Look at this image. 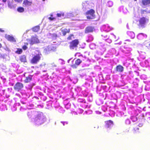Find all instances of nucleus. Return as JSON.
Listing matches in <instances>:
<instances>
[{
    "instance_id": "0eeeda50",
    "label": "nucleus",
    "mask_w": 150,
    "mask_h": 150,
    "mask_svg": "<svg viewBox=\"0 0 150 150\" xmlns=\"http://www.w3.org/2000/svg\"><path fill=\"white\" fill-rule=\"evenodd\" d=\"M101 29L103 31L108 32L112 29V27H110L108 24L103 25L101 27Z\"/></svg>"
},
{
    "instance_id": "b1692460",
    "label": "nucleus",
    "mask_w": 150,
    "mask_h": 150,
    "mask_svg": "<svg viewBox=\"0 0 150 150\" xmlns=\"http://www.w3.org/2000/svg\"><path fill=\"white\" fill-rule=\"evenodd\" d=\"M83 6V9L84 10H86V9L89 8V5L87 4L86 2L83 3L82 4Z\"/></svg>"
},
{
    "instance_id": "6e6d98bb",
    "label": "nucleus",
    "mask_w": 150,
    "mask_h": 150,
    "mask_svg": "<svg viewBox=\"0 0 150 150\" xmlns=\"http://www.w3.org/2000/svg\"><path fill=\"white\" fill-rule=\"evenodd\" d=\"M123 7L122 6H121V7H120V9H123Z\"/></svg>"
},
{
    "instance_id": "2eb2a0df",
    "label": "nucleus",
    "mask_w": 150,
    "mask_h": 150,
    "mask_svg": "<svg viewBox=\"0 0 150 150\" xmlns=\"http://www.w3.org/2000/svg\"><path fill=\"white\" fill-rule=\"evenodd\" d=\"M98 46L102 52H104L106 50L105 45L102 42H100Z\"/></svg>"
},
{
    "instance_id": "393cba45",
    "label": "nucleus",
    "mask_w": 150,
    "mask_h": 150,
    "mask_svg": "<svg viewBox=\"0 0 150 150\" xmlns=\"http://www.w3.org/2000/svg\"><path fill=\"white\" fill-rule=\"evenodd\" d=\"M127 35L131 37L132 38H133L135 37V34L133 32L128 31L127 32Z\"/></svg>"
},
{
    "instance_id": "72a5a7b5",
    "label": "nucleus",
    "mask_w": 150,
    "mask_h": 150,
    "mask_svg": "<svg viewBox=\"0 0 150 150\" xmlns=\"http://www.w3.org/2000/svg\"><path fill=\"white\" fill-rule=\"evenodd\" d=\"M50 50L49 49V46H48V47L45 48L44 52L45 53H47Z\"/></svg>"
},
{
    "instance_id": "09e8293b",
    "label": "nucleus",
    "mask_w": 150,
    "mask_h": 150,
    "mask_svg": "<svg viewBox=\"0 0 150 150\" xmlns=\"http://www.w3.org/2000/svg\"><path fill=\"white\" fill-rule=\"evenodd\" d=\"M96 112L97 114H101V112L99 111H96Z\"/></svg>"
},
{
    "instance_id": "f257e3e1",
    "label": "nucleus",
    "mask_w": 150,
    "mask_h": 150,
    "mask_svg": "<svg viewBox=\"0 0 150 150\" xmlns=\"http://www.w3.org/2000/svg\"><path fill=\"white\" fill-rule=\"evenodd\" d=\"M46 120V116L42 112L39 111L32 121L35 125L39 126L43 124Z\"/></svg>"
},
{
    "instance_id": "6ab92c4d",
    "label": "nucleus",
    "mask_w": 150,
    "mask_h": 150,
    "mask_svg": "<svg viewBox=\"0 0 150 150\" xmlns=\"http://www.w3.org/2000/svg\"><path fill=\"white\" fill-rule=\"evenodd\" d=\"M64 13L60 12L57 14V17L58 18V19L61 20L62 18H64Z\"/></svg>"
},
{
    "instance_id": "aec40b11",
    "label": "nucleus",
    "mask_w": 150,
    "mask_h": 150,
    "mask_svg": "<svg viewBox=\"0 0 150 150\" xmlns=\"http://www.w3.org/2000/svg\"><path fill=\"white\" fill-rule=\"evenodd\" d=\"M32 4V2L29 1L28 0H24L23 2V4L26 6H30Z\"/></svg>"
},
{
    "instance_id": "7c9ffc66",
    "label": "nucleus",
    "mask_w": 150,
    "mask_h": 150,
    "mask_svg": "<svg viewBox=\"0 0 150 150\" xmlns=\"http://www.w3.org/2000/svg\"><path fill=\"white\" fill-rule=\"evenodd\" d=\"M17 11L19 12H23L24 11V9L22 7H19L17 8Z\"/></svg>"
},
{
    "instance_id": "de8ad7c7",
    "label": "nucleus",
    "mask_w": 150,
    "mask_h": 150,
    "mask_svg": "<svg viewBox=\"0 0 150 150\" xmlns=\"http://www.w3.org/2000/svg\"><path fill=\"white\" fill-rule=\"evenodd\" d=\"M75 89L76 91L78 90V91H79L81 90V88L80 87H78V88H76Z\"/></svg>"
},
{
    "instance_id": "5701e85b",
    "label": "nucleus",
    "mask_w": 150,
    "mask_h": 150,
    "mask_svg": "<svg viewBox=\"0 0 150 150\" xmlns=\"http://www.w3.org/2000/svg\"><path fill=\"white\" fill-rule=\"evenodd\" d=\"M64 18H69L71 17L74 16V15L71 13H64Z\"/></svg>"
},
{
    "instance_id": "37998d69",
    "label": "nucleus",
    "mask_w": 150,
    "mask_h": 150,
    "mask_svg": "<svg viewBox=\"0 0 150 150\" xmlns=\"http://www.w3.org/2000/svg\"><path fill=\"white\" fill-rule=\"evenodd\" d=\"M22 48L24 50H25L27 49V47L26 45H24L23 46Z\"/></svg>"
},
{
    "instance_id": "0e129e2a",
    "label": "nucleus",
    "mask_w": 150,
    "mask_h": 150,
    "mask_svg": "<svg viewBox=\"0 0 150 150\" xmlns=\"http://www.w3.org/2000/svg\"><path fill=\"white\" fill-rule=\"evenodd\" d=\"M142 58H143V59H144L145 58V57H142Z\"/></svg>"
},
{
    "instance_id": "58836bf2",
    "label": "nucleus",
    "mask_w": 150,
    "mask_h": 150,
    "mask_svg": "<svg viewBox=\"0 0 150 150\" xmlns=\"http://www.w3.org/2000/svg\"><path fill=\"white\" fill-rule=\"evenodd\" d=\"M131 122L130 120L129 119H127L125 121V123L127 125H129L130 124Z\"/></svg>"
},
{
    "instance_id": "6e6552de",
    "label": "nucleus",
    "mask_w": 150,
    "mask_h": 150,
    "mask_svg": "<svg viewBox=\"0 0 150 150\" xmlns=\"http://www.w3.org/2000/svg\"><path fill=\"white\" fill-rule=\"evenodd\" d=\"M23 84L21 83H17L14 86V89L18 91H20L23 88Z\"/></svg>"
},
{
    "instance_id": "4c0bfd02",
    "label": "nucleus",
    "mask_w": 150,
    "mask_h": 150,
    "mask_svg": "<svg viewBox=\"0 0 150 150\" xmlns=\"http://www.w3.org/2000/svg\"><path fill=\"white\" fill-rule=\"evenodd\" d=\"M59 62L62 65L64 64V61L62 59H59Z\"/></svg>"
},
{
    "instance_id": "338daca9",
    "label": "nucleus",
    "mask_w": 150,
    "mask_h": 150,
    "mask_svg": "<svg viewBox=\"0 0 150 150\" xmlns=\"http://www.w3.org/2000/svg\"><path fill=\"white\" fill-rule=\"evenodd\" d=\"M149 13H150V10H149Z\"/></svg>"
},
{
    "instance_id": "2f4dec72",
    "label": "nucleus",
    "mask_w": 150,
    "mask_h": 150,
    "mask_svg": "<svg viewBox=\"0 0 150 150\" xmlns=\"http://www.w3.org/2000/svg\"><path fill=\"white\" fill-rule=\"evenodd\" d=\"M93 40V38L92 36L90 35L88 36V39L86 41L88 42H90Z\"/></svg>"
},
{
    "instance_id": "c03bdc74",
    "label": "nucleus",
    "mask_w": 150,
    "mask_h": 150,
    "mask_svg": "<svg viewBox=\"0 0 150 150\" xmlns=\"http://www.w3.org/2000/svg\"><path fill=\"white\" fill-rule=\"evenodd\" d=\"M139 130V128L137 127H136L134 129V130L136 131V132H138V130Z\"/></svg>"
},
{
    "instance_id": "cd10ccee",
    "label": "nucleus",
    "mask_w": 150,
    "mask_h": 150,
    "mask_svg": "<svg viewBox=\"0 0 150 150\" xmlns=\"http://www.w3.org/2000/svg\"><path fill=\"white\" fill-rule=\"evenodd\" d=\"M142 3L144 5H146L150 3V0H143Z\"/></svg>"
},
{
    "instance_id": "ddd939ff",
    "label": "nucleus",
    "mask_w": 150,
    "mask_h": 150,
    "mask_svg": "<svg viewBox=\"0 0 150 150\" xmlns=\"http://www.w3.org/2000/svg\"><path fill=\"white\" fill-rule=\"evenodd\" d=\"M147 35L143 33H140L138 35L137 38L139 40H142L146 38L147 37Z\"/></svg>"
},
{
    "instance_id": "e2e57ef3",
    "label": "nucleus",
    "mask_w": 150,
    "mask_h": 150,
    "mask_svg": "<svg viewBox=\"0 0 150 150\" xmlns=\"http://www.w3.org/2000/svg\"><path fill=\"white\" fill-rule=\"evenodd\" d=\"M138 52L140 56H141V54H140V53L139 52V51H138Z\"/></svg>"
},
{
    "instance_id": "423d86ee",
    "label": "nucleus",
    "mask_w": 150,
    "mask_h": 150,
    "mask_svg": "<svg viewBox=\"0 0 150 150\" xmlns=\"http://www.w3.org/2000/svg\"><path fill=\"white\" fill-rule=\"evenodd\" d=\"M105 127L108 130L110 129L114 125L113 122L111 120H109L105 121Z\"/></svg>"
},
{
    "instance_id": "4468645a",
    "label": "nucleus",
    "mask_w": 150,
    "mask_h": 150,
    "mask_svg": "<svg viewBox=\"0 0 150 150\" xmlns=\"http://www.w3.org/2000/svg\"><path fill=\"white\" fill-rule=\"evenodd\" d=\"M124 68L121 65H118L116 67V70L117 72L121 73L123 71Z\"/></svg>"
},
{
    "instance_id": "680f3d73",
    "label": "nucleus",
    "mask_w": 150,
    "mask_h": 150,
    "mask_svg": "<svg viewBox=\"0 0 150 150\" xmlns=\"http://www.w3.org/2000/svg\"><path fill=\"white\" fill-rule=\"evenodd\" d=\"M25 44H26L27 45H28V43H25Z\"/></svg>"
},
{
    "instance_id": "5fc2aeb1",
    "label": "nucleus",
    "mask_w": 150,
    "mask_h": 150,
    "mask_svg": "<svg viewBox=\"0 0 150 150\" xmlns=\"http://www.w3.org/2000/svg\"><path fill=\"white\" fill-rule=\"evenodd\" d=\"M71 59H71H71H69V60H68V61H67V62H68V63H69V61H70V60H71Z\"/></svg>"
},
{
    "instance_id": "4be33fe9",
    "label": "nucleus",
    "mask_w": 150,
    "mask_h": 150,
    "mask_svg": "<svg viewBox=\"0 0 150 150\" xmlns=\"http://www.w3.org/2000/svg\"><path fill=\"white\" fill-rule=\"evenodd\" d=\"M47 36L49 38H52L53 39H55L57 37V35L55 33L51 34L49 33L47 34Z\"/></svg>"
},
{
    "instance_id": "bb28decb",
    "label": "nucleus",
    "mask_w": 150,
    "mask_h": 150,
    "mask_svg": "<svg viewBox=\"0 0 150 150\" xmlns=\"http://www.w3.org/2000/svg\"><path fill=\"white\" fill-rule=\"evenodd\" d=\"M20 60L22 62H26V57L25 55H23L20 57Z\"/></svg>"
},
{
    "instance_id": "4d7b16f0",
    "label": "nucleus",
    "mask_w": 150,
    "mask_h": 150,
    "mask_svg": "<svg viewBox=\"0 0 150 150\" xmlns=\"http://www.w3.org/2000/svg\"><path fill=\"white\" fill-rule=\"evenodd\" d=\"M111 35H112V36L114 37L115 38V36L113 34H111Z\"/></svg>"
},
{
    "instance_id": "39448f33",
    "label": "nucleus",
    "mask_w": 150,
    "mask_h": 150,
    "mask_svg": "<svg viewBox=\"0 0 150 150\" xmlns=\"http://www.w3.org/2000/svg\"><path fill=\"white\" fill-rule=\"evenodd\" d=\"M28 42L31 45L38 43L39 42V40L36 36H33L30 39L27 40Z\"/></svg>"
},
{
    "instance_id": "79ce46f5",
    "label": "nucleus",
    "mask_w": 150,
    "mask_h": 150,
    "mask_svg": "<svg viewBox=\"0 0 150 150\" xmlns=\"http://www.w3.org/2000/svg\"><path fill=\"white\" fill-rule=\"evenodd\" d=\"M61 123L64 126L65 125H67L68 124V122L61 121Z\"/></svg>"
},
{
    "instance_id": "a211bd4d",
    "label": "nucleus",
    "mask_w": 150,
    "mask_h": 150,
    "mask_svg": "<svg viewBox=\"0 0 150 150\" xmlns=\"http://www.w3.org/2000/svg\"><path fill=\"white\" fill-rule=\"evenodd\" d=\"M101 36L103 37V39L108 42L109 43L111 42L112 40L109 38L110 36H108L107 35H102Z\"/></svg>"
},
{
    "instance_id": "f704fd0d",
    "label": "nucleus",
    "mask_w": 150,
    "mask_h": 150,
    "mask_svg": "<svg viewBox=\"0 0 150 150\" xmlns=\"http://www.w3.org/2000/svg\"><path fill=\"white\" fill-rule=\"evenodd\" d=\"M113 4V2L111 1H109L108 2L107 5L109 7H111Z\"/></svg>"
},
{
    "instance_id": "49530a36",
    "label": "nucleus",
    "mask_w": 150,
    "mask_h": 150,
    "mask_svg": "<svg viewBox=\"0 0 150 150\" xmlns=\"http://www.w3.org/2000/svg\"><path fill=\"white\" fill-rule=\"evenodd\" d=\"M16 2H22L23 0H14Z\"/></svg>"
},
{
    "instance_id": "20e7f679",
    "label": "nucleus",
    "mask_w": 150,
    "mask_h": 150,
    "mask_svg": "<svg viewBox=\"0 0 150 150\" xmlns=\"http://www.w3.org/2000/svg\"><path fill=\"white\" fill-rule=\"evenodd\" d=\"M79 43L78 40H75L70 42L69 47L71 50H76Z\"/></svg>"
},
{
    "instance_id": "dca6fc26",
    "label": "nucleus",
    "mask_w": 150,
    "mask_h": 150,
    "mask_svg": "<svg viewBox=\"0 0 150 150\" xmlns=\"http://www.w3.org/2000/svg\"><path fill=\"white\" fill-rule=\"evenodd\" d=\"M7 3L8 6L9 8L14 9L16 8V5L13 4V1H8Z\"/></svg>"
},
{
    "instance_id": "1a4fd4ad",
    "label": "nucleus",
    "mask_w": 150,
    "mask_h": 150,
    "mask_svg": "<svg viewBox=\"0 0 150 150\" xmlns=\"http://www.w3.org/2000/svg\"><path fill=\"white\" fill-rule=\"evenodd\" d=\"M94 13V11L93 9H91L88 11L86 12V14L87 15L86 16L87 18L89 19H92L93 18V15Z\"/></svg>"
},
{
    "instance_id": "473e14b6",
    "label": "nucleus",
    "mask_w": 150,
    "mask_h": 150,
    "mask_svg": "<svg viewBox=\"0 0 150 150\" xmlns=\"http://www.w3.org/2000/svg\"><path fill=\"white\" fill-rule=\"evenodd\" d=\"M22 52V50L21 49H18L16 51V53L18 54H21Z\"/></svg>"
},
{
    "instance_id": "c756f323",
    "label": "nucleus",
    "mask_w": 150,
    "mask_h": 150,
    "mask_svg": "<svg viewBox=\"0 0 150 150\" xmlns=\"http://www.w3.org/2000/svg\"><path fill=\"white\" fill-rule=\"evenodd\" d=\"M40 29V26H37L33 27V30L35 32H38Z\"/></svg>"
},
{
    "instance_id": "f3484780",
    "label": "nucleus",
    "mask_w": 150,
    "mask_h": 150,
    "mask_svg": "<svg viewBox=\"0 0 150 150\" xmlns=\"http://www.w3.org/2000/svg\"><path fill=\"white\" fill-rule=\"evenodd\" d=\"M94 30L93 27L92 26H88L86 27L85 30V33H88L92 32Z\"/></svg>"
},
{
    "instance_id": "f8f14e48",
    "label": "nucleus",
    "mask_w": 150,
    "mask_h": 150,
    "mask_svg": "<svg viewBox=\"0 0 150 150\" xmlns=\"http://www.w3.org/2000/svg\"><path fill=\"white\" fill-rule=\"evenodd\" d=\"M147 20L146 18L145 17H142L139 20L140 25L142 27H144L146 23Z\"/></svg>"
},
{
    "instance_id": "864d4df0",
    "label": "nucleus",
    "mask_w": 150,
    "mask_h": 150,
    "mask_svg": "<svg viewBox=\"0 0 150 150\" xmlns=\"http://www.w3.org/2000/svg\"><path fill=\"white\" fill-rule=\"evenodd\" d=\"M146 46L147 47H150V43H149L148 45H146Z\"/></svg>"
},
{
    "instance_id": "a18cd8bd",
    "label": "nucleus",
    "mask_w": 150,
    "mask_h": 150,
    "mask_svg": "<svg viewBox=\"0 0 150 150\" xmlns=\"http://www.w3.org/2000/svg\"><path fill=\"white\" fill-rule=\"evenodd\" d=\"M143 124L142 123H140L139 124V127H141L143 126Z\"/></svg>"
},
{
    "instance_id": "9d476101",
    "label": "nucleus",
    "mask_w": 150,
    "mask_h": 150,
    "mask_svg": "<svg viewBox=\"0 0 150 150\" xmlns=\"http://www.w3.org/2000/svg\"><path fill=\"white\" fill-rule=\"evenodd\" d=\"M81 62L82 61L81 59H77L75 61V64L71 65V67L73 68L76 69Z\"/></svg>"
},
{
    "instance_id": "ea45409f",
    "label": "nucleus",
    "mask_w": 150,
    "mask_h": 150,
    "mask_svg": "<svg viewBox=\"0 0 150 150\" xmlns=\"http://www.w3.org/2000/svg\"><path fill=\"white\" fill-rule=\"evenodd\" d=\"M131 119L133 122H135L137 120V118L135 117H132Z\"/></svg>"
},
{
    "instance_id": "774afa93",
    "label": "nucleus",
    "mask_w": 150,
    "mask_h": 150,
    "mask_svg": "<svg viewBox=\"0 0 150 150\" xmlns=\"http://www.w3.org/2000/svg\"><path fill=\"white\" fill-rule=\"evenodd\" d=\"M136 79H137V78H136Z\"/></svg>"
},
{
    "instance_id": "f03ea898",
    "label": "nucleus",
    "mask_w": 150,
    "mask_h": 150,
    "mask_svg": "<svg viewBox=\"0 0 150 150\" xmlns=\"http://www.w3.org/2000/svg\"><path fill=\"white\" fill-rule=\"evenodd\" d=\"M33 105H28L27 106L26 108L28 109H30V110L28 112L27 115L29 118L31 119V120L33 119L36 115V114L38 113L39 111H34L33 109H31V107H32Z\"/></svg>"
},
{
    "instance_id": "a878e982",
    "label": "nucleus",
    "mask_w": 150,
    "mask_h": 150,
    "mask_svg": "<svg viewBox=\"0 0 150 150\" xmlns=\"http://www.w3.org/2000/svg\"><path fill=\"white\" fill-rule=\"evenodd\" d=\"M32 79V76L29 75L28 76L26 77V79L24 80V82L25 83L29 82Z\"/></svg>"
},
{
    "instance_id": "3c124183",
    "label": "nucleus",
    "mask_w": 150,
    "mask_h": 150,
    "mask_svg": "<svg viewBox=\"0 0 150 150\" xmlns=\"http://www.w3.org/2000/svg\"><path fill=\"white\" fill-rule=\"evenodd\" d=\"M0 31L1 32H4V31L2 29L0 28Z\"/></svg>"
},
{
    "instance_id": "603ef678",
    "label": "nucleus",
    "mask_w": 150,
    "mask_h": 150,
    "mask_svg": "<svg viewBox=\"0 0 150 150\" xmlns=\"http://www.w3.org/2000/svg\"><path fill=\"white\" fill-rule=\"evenodd\" d=\"M7 1V0H2V1L4 3H6Z\"/></svg>"
},
{
    "instance_id": "69168bd1",
    "label": "nucleus",
    "mask_w": 150,
    "mask_h": 150,
    "mask_svg": "<svg viewBox=\"0 0 150 150\" xmlns=\"http://www.w3.org/2000/svg\"><path fill=\"white\" fill-rule=\"evenodd\" d=\"M34 85H32V86H31V88H32V87H33V86Z\"/></svg>"
},
{
    "instance_id": "9b49d317",
    "label": "nucleus",
    "mask_w": 150,
    "mask_h": 150,
    "mask_svg": "<svg viewBox=\"0 0 150 150\" xmlns=\"http://www.w3.org/2000/svg\"><path fill=\"white\" fill-rule=\"evenodd\" d=\"M5 38L8 41L12 42H16V41L15 38L12 36L6 34L5 35Z\"/></svg>"
},
{
    "instance_id": "412c9836",
    "label": "nucleus",
    "mask_w": 150,
    "mask_h": 150,
    "mask_svg": "<svg viewBox=\"0 0 150 150\" xmlns=\"http://www.w3.org/2000/svg\"><path fill=\"white\" fill-rule=\"evenodd\" d=\"M61 33L63 36L65 35L67 33H69L70 32L69 29H61Z\"/></svg>"
},
{
    "instance_id": "c85d7f7f",
    "label": "nucleus",
    "mask_w": 150,
    "mask_h": 150,
    "mask_svg": "<svg viewBox=\"0 0 150 150\" xmlns=\"http://www.w3.org/2000/svg\"><path fill=\"white\" fill-rule=\"evenodd\" d=\"M96 45L94 43H92L90 45V47L91 49H95L96 47Z\"/></svg>"
},
{
    "instance_id": "a19ab883",
    "label": "nucleus",
    "mask_w": 150,
    "mask_h": 150,
    "mask_svg": "<svg viewBox=\"0 0 150 150\" xmlns=\"http://www.w3.org/2000/svg\"><path fill=\"white\" fill-rule=\"evenodd\" d=\"M51 17L48 18V19L50 21H53L55 19V18L52 17L53 16L52 15H51Z\"/></svg>"
},
{
    "instance_id": "8fccbe9b",
    "label": "nucleus",
    "mask_w": 150,
    "mask_h": 150,
    "mask_svg": "<svg viewBox=\"0 0 150 150\" xmlns=\"http://www.w3.org/2000/svg\"><path fill=\"white\" fill-rule=\"evenodd\" d=\"M52 66L54 67H57L56 65L54 64V63L52 64Z\"/></svg>"
},
{
    "instance_id": "c9c22d12",
    "label": "nucleus",
    "mask_w": 150,
    "mask_h": 150,
    "mask_svg": "<svg viewBox=\"0 0 150 150\" xmlns=\"http://www.w3.org/2000/svg\"><path fill=\"white\" fill-rule=\"evenodd\" d=\"M78 101L79 103H85V100L84 99L81 98H78Z\"/></svg>"
},
{
    "instance_id": "7ed1b4c3",
    "label": "nucleus",
    "mask_w": 150,
    "mask_h": 150,
    "mask_svg": "<svg viewBox=\"0 0 150 150\" xmlns=\"http://www.w3.org/2000/svg\"><path fill=\"white\" fill-rule=\"evenodd\" d=\"M41 54L39 52L37 51L35 54L34 55L31 60V63L33 64H36L40 59Z\"/></svg>"
},
{
    "instance_id": "13d9d810",
    "label": "nucleus",
    "mask_w": 150,
    "mask_h": 150,
    "mask_svg": "<svg viewBox=\"0 0 150 150\" xmlns=\"http://www.w3.org/2000/svg\"><path fill=\"white\" fill-rule=\"evenodd\" d=\"M70 38H71V37H70V36H69V37L68 38V40H69V39H70Z\"/></svg>"
},
{
    "instance_id": "052dcab7",
    "label": "nucleus",
    "mask_w": 150,
    "mask_h": 150,
    "mask_svg": "<svg viewBox=\"0 0 150 150\" xmlns=\"http://www.w3.org/2000/svg\"><path fill=\"white\" fill-rule=\"evenodd\" d=\"M128 27H129L128 25V24H127V28L128 29H129V28H128Z\"/></svg>"
},
{
    "instance_id": "bf43d9fd",
    "label": "nucleus",
    "mask_w": 150,
    "mask_h": 150,
    "mask_svg": "<svg viewBox=\"0 0 150 150\" xmlns=\"http://www.w3.org/2000/svg\"><path fill=\"white\" fill-rule=\"evenodd\" d=\"M2 47V45L0 43V48H1Z\"/></svg>"
},
{
    "instance_id": "e433bc0d",
    "label": "nucleus",
    "mask_w": 150,
    "mask_h": 150,
    "mask_svg": "<svg viewBox=\"0 0 150 150\" xmlns=\"http://www.w3.org/2000/svg\"><path fill=\"white\" fill-rule=\"evenodd\" d=\"M97 12H101L102 11V8L101 7H100V6H98V7H97Z\"/></svg>"
}]
</instances>
